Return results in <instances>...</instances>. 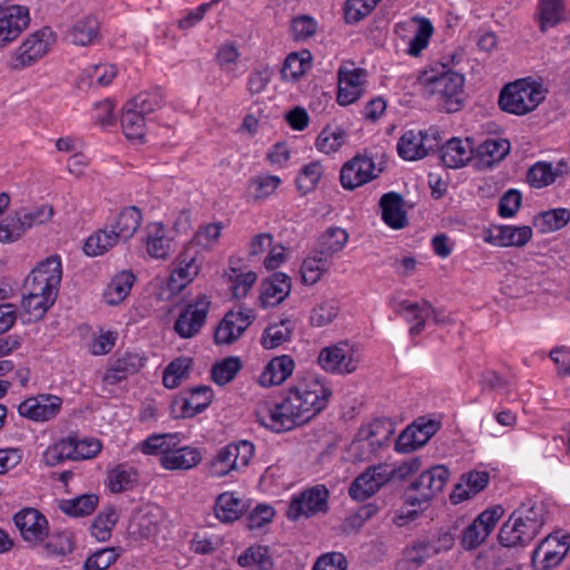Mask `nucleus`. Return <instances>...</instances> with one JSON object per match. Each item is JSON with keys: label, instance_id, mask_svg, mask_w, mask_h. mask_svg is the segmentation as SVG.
<instances>
[{"label": "nucleus", "instance_id": "1", "mask_svg": "<svg viewBox=\"0 0 570 570\" xmlns=\"http://www.w3.org/2000/svg\"><path fill=\"white\" fill-rule=\"evenodd\" d=\"M544 524L542 505L528 500L515 509L502 524L498 539L503 547H524L531 543Z\"/></svg>", "mask_w": 570, "mask_h": 570}, {"label": "nucleus", "instance_id": "2", "mask_svg": "<svg viewBox=\"0 0 570 570\" xmlns=\"http://www.w3.org/2000/svg\"><path fill=\"white\" fill-rule=\"evenodd\" d=\"M257 422L266 429L282 433L292 431L311 421L309 412H304L287 390L279 402H262L256 409Z\"/></svg>", "mask_w": 570, "mask_h": 570}, {"label": "nucleus", "instance_id": "3", "mask_svg": "<svg viewBox=\"0 0 570 570\" xmlns=\"http://www.w3.org/2000/svg\"><path fill=\"white\" fill-rule=\"evenodd\" d=\"M393 434V424L387 419H375L362 425L346 449V460L354 463L371 461L381 449L389 445Z\"/></svg>", "mask_w": 570, "mask_h": 570}, {"label": "nucleus", "instance_id": "4", "mask_svg": "<svg viewBox=\"0 0 570 570\" xmlns=\"http://www.w3.org/2000/svg\"><path fill=\"white\" fill-rule=\"evenodd\" d=\"M546 89L541 83L519 79L503 87L499 97L501 110L522 116L534 110L544 99Z\"/></svg>", "mask_w": 570, "mask_h": 570}, {"label": "nucleus", "instance_id": "5", "mask_svg": "<svg viewBox=\"0 0 570 570\" xmlns=\"http://www.w3.org/2000/svg\"><path fill=\"white\" fill-rule=\"evenodd\" d=\"M62 267L59 256H50L40 262L27 276L23 283V293L37 296L48 295L57 297L61 283Z\"/></svg>", "mask_w": 570, "mask_h": 570}, {"label": "nucleus", "instance_id": "6", "mask_svg": "<svg viewBox=\"0 0 570 570\" xmlns=\"http://www.w3.org/2000/svg\"><path fill=\"white\" fill-rule=\"evenodd\" d=\"M464 77L454 71H445L429 78L425 90L438 98L439 106L446 112L460 110L463 102Z\"/></svg>", "mask_w": 570, "mask_h": 570}, {"label": "nucleus", "instance_id": "7", "mask_svg": "<svg viewBox=\"0 0 570 570\" xmlns=\"http://www.w3.org/2000/svg\"><path fill=\"white\" fill-rule=\"evenodd\" d=\"M254 444L249 441L230 443L220 449L208 466V473L213 478H224L232 472L246 468L254 455Z\"/></svg>", "mask_w": 570, "mask_h": 570}, {"label": "nucleus", "instance_id": "8", "mask_svg": "<svg viewBox=\"0 0 570 570\" xmlns=\"http://www.w3.org/2000/svg\"><path fill=\"white\" fill-rule=\"evenodd\" d=\"M55 41V32L49 27L32 32L13 52L8 67L11 70L19 71L32 66L47 55Z\"/></svg>", "mask_w": 570, "mask_h": 570}, {"label": "nucleus", "instance_id": "9", "mask_svg": "<svg viewBox=\"0 0 570 570\" xmlns=\"http://www.w3.org/2000/svg\"><path fill=\"white\" fill-rule=\"evenodd\" d=\"M287 390L293 401L298 402L304 412H309L311 420L327 406L332 396V390L320 380L298 382Z\"/></svg>", "mask_w": 570, "mask_h": 570}, {"label": "nucleus", "instance_id": "10", "mask_svg": "<svg viewBox=\"0 0 570 570\" xmlns=\"http://www.w3.org/2000/svg\"><path fill=\"white\" fill-rule=\"evenodd\" d=\"M6 0L0 6V48L17 40L30 24V11L26 6Z\"/></svg>", "mask_w": 570, "mask_h": 570}, {"label": "nucleus", "instance_id": "11", "mask_svg": "<svg viewBox=\"0 0 570 570\" xmlns=\"http://www.w3.org/2000/svg\"><path fill=\"white\" fill-rule=\"evenodd\" d=\"M450 472L444 465H434L410 483L409 490L416 493V497H409L407 502L412 505L429 502L436 494L443 491L449 481Z\"/></svg>", "mask_w": 570, "mask_h": 570}, {"label": "nucleus", "instance_id": "12", "mask_svg": "<svg viewBox=\"0 0 570 570\" xmlns=\"http://www.w3.org/2000/svg\"><path fill=\"white\" fill-rule=\"evenodd\" d=\"M318 364L326 372L350 374L356 371L360 355L356 350L346 342L327 346L321 350Z\"/></svg>", "mask_w": 570, "mask_h": 570}, {"label": "nucleus", "instance_id": "13", "mask_svg": "<svg viewBox=\"0 0 570 570\" xmlns=\"http://www.w3.org/2000/svg\"><path fill=\"white\" fill-rule=\"evenodd\" d=\"M503 514V508L495 505L481 512L469 524L461 538V544L465 550H474L480 547L495 528Z\"/></svg>", "mask_w": 570, "mask_h": 570}, {"label": "nucleus", "instance_id": "14", "mask_svg": "<svg viewBox=\"0 0 570 570\" xmlns=\"http://www.w3.org/2000/svg\"><path fill=\"white\" fill-rule=\"evenodd\" d=\"M256 315L250 308L229 311L219 322L214 333L217 345H230L235 343L254 322Z\"/></svg>", "mask_w": 570, "mask_h": 570}, {"label": "nucleus", "instance_id": "15", "mask_svg": "<svg viewBox=\"0 0 570 570\" xmlns=\"http://www.w3.org/2000/svg\"><path fill=\"white\" fill-rule=\"evenodd\" d=\"M328 491L325 487L309 488L294 497L287 509L288 519L296 521L301 517L309 518L327 510Z\"/></svg>", "mask_w": 570, "mask_h": 570}, {"label": "nucleus", "instance_id": "16", "mask_svg": "<svg viewBox=\"0 0 570 570\" xmlns=\"http://www.w3.org/2000/svg\"><path fill=\"white\" fill-rule=\"evenodd\" d=\"M210 302L206 296L197 297L179 314L174 324L175 332L183 338L194 337L204 326L209 311Z\"/></svg>", "mask_w": 570, "mask_h": 570}, {"label": "nucleus", "instance_id": "17", "mask_svg": "<svg viewBox=\"0 0 570 570\" xmlns=\"http://www.w3.org/2000/svg\"><path fill=\"white\" fill-rule=\"evenodd\" d=\"M440 428V422L434 420L425 421L422 417L402 431L396 439L395 450L400 453L413 452L425 445Z\"/></svg>", "mask_w": 570, "mask_h": 570}, {"label": "nucleus", "instance_id": "18", "mask_svg": "<svg viewBox=\"0 0 570 570\" xmlns=\"http://www.w3.org/2000/svg\"><path fill=\"white\" fill-rule=\"evenodd\" d=\"M570 537L558 539L548 535L533 551L532 562L537 570H551L559 566L570 548Z\"/></svg>", "mask_w": 570, "mask_h": 570}, {"label": "nucleus", "instance_id": "19", "mask_svg": "<svg viewBox=\"0 0 570 570\" xmlns=\"http://www.w3.org/2000/svg\"><path fill=\"white\" fill-rule=\"evenodd\" d=\"M372 157L356 155L345 163L341 169V184L345 189L353 190L377 177Z\"/></svg>", "mask_w": 570, "mask_h": 570}, {"label": "nucleus", "instance_id": "20", "mask_svg": "<svg viewBox=\"0 0 570 570\" xmlns=\"http://www.w3.org/2000/svg\"><path fill=\"white\" fill-rule=\"evenodd\" d=\"M61 397L52 394H39L21 402L18 412L21 416L36 422L49 421L61 410Z\"/></svg>", "mask_w": 570, "mask_h": 570}, {"label": "nucleus", "instance_id": "21", "mask_svg": "<svg viewBox=\"0 0 570 570\" xmlns=\"http://www.w3.org/2000/svg\"><path fill=\"white\" fill-rule=\"evenodd\" d=\"M366 76L365 69L341 66L337 71V102L342 106H347L360 99L364 91L363 86Z\"/></svg>", "mask_w": 570, "mask_h": 570}, {"label": "nucleus", "instance_id": "22", "mask_svg": "<svg viewBox=\"0 0 570 570\" xmlns=\"http://www.w3.org/2000/svg\"><path fill=\"white\" fill-rule=\"evenodd\" d=\"M188 394L174 400L171 409L176 417H193L207 409L214 399V392L207 385L193 387Z\"/></svg>", "mask_w": 570, "mask_h": 570}, {"label": "nucleus", "instance_id": "23", "mask_svg": "<svg viewBox=\"0 0 570 570\" xmlns=\"http://www.w3.org/2000/svg\"><path fill=\"white\" fill-rule=\"evenodd\" d=\"M21 537L30 543H39L48 537V521L46 517L33 508H26L13 517Z\"/></svg>", "mask_w": 570, "mask_h": 570}, {"label": "nucleus", "instance_id": "24", "mask_svg": "<svg viewBox=\"0 0 570 570\" xmlns=\"http://www.w3.org/2000/svg\"><path fill=\"white\" fill-rule=\"evenodd\" d=\"M199 269L200 265L197 263L195 250L186 248L175 262L168 279V289L171 293L180 292L197 276Z\"/></svg>", "mask_w": 570, "mask_h": 570}, {"label": "nucleus", "instance_id": "25", "mask_svg": "<svg viewBox=\"0 0 570 570\" xmlns=\"http://www.w3.org/2000/svg\"><path fill=\"white\" fill-rule=\"evenodd\" d=\"M531 237L530 226L497 225L489 229L485 240L502 247H523Z\"/></svg>", "mask_w": 570, "mask_h": 570}, {"label": "nucleus", "instance_id": "26", "mask_svg": "<svg viewBox=\"0 0 570 570\" xmlns=\"http://www.w3.org/2000/svg\"><path fill=\"white\" fill-rule=\"evenodd\" d=\"M261 302L264 307L276 306L291 293V277L282 272L274 273L262 282Z\"/></svg>", "mask_w": 570, "mask_h": 570}, {"label": "nucleus", "instance_id": "27", "mask_svg": "<svg viewBox=\"0 0 570 570\" xmlns=\"http://www.w3.org/2000/svg\"><path fill=\"white\" fill-rule=\"evenodd\" d=\"M490 481V475L485 471H470L461 475V482H459L452 493L451 501L453 503H460L480 493L484 490Z\"/></svg>", "mask_w": 570, "mask_h": 570}, {"label": "nucleus", "instance_id": "28", "mask_svg": "<svg viewBox=\"0 0 570 570\" xmlns=\"http://www.w3.org/2000/svg\"><path fill=\"white\" fill-rule=\"evenodd\" d=\"M395 313L404 316L409 322H415L410 328V334L419 335L425 327L426 320L431 314H435L432 305L423 301L422 303H411L410 301H401L394 305Z\"/></svg>", "mask_w": 570, "mask_h": 570}, {"label": "nucleus", "instance_id": "29", "mask_svg": "<svg viewBox=\"0 0 570 570\" xmlns=\"http://www.w3.org/2000/svg\"><path fill=\"white\" fill-rule=\"evenodd\" d=\"M472 154L473 145L469 138H451L441 147L440 159L449 168H459L471 159Z\"/></svg>", "mask_w": 570, "mask_h": 570}, {"label": "nucleus", "instance_id": "30", "mask_svg": "<svg viewBox=\"0 0 570 570\" xmlns=\"http://www.w3.org/2000/svg\"><path fill=\"white\" fill-rule=\"evenodd\" d=\"M202 461V453L193 446H171L160 456V464L167 470H189Z\"/></svg>", "mask_w": 570, "mask_h": 570}, {"label": "nucleus", "instance_id": "31", "mask_svg": "<svg viewBox=\"0 0 570 570\" xmlns=\"http://www.w3.org/2000/svg\"><path fill=\"white\" fill-rule=\"evenodd\" d=\"M403 205L404 199L399 193L390 191L381 197L382 219L387 226L394 229L405 227L407 220Z\"/></svg>", "mask_w": 570, "mask_h": 570}, {"label": "nucleus", "instance_id": "32", "mask_svg": "<svg viewBox=\"0 0 570 570\" xmlns=\"http://www.w3.org/2000/svg\"><path fill=\"white\" fill-rule=\"evenodd\" d=\"M294 367L295 362L289 355L273 357L261 374L259 383L263 386L279 385L293 374Z\"/></svg>", "mask_w": 570, "mask_h": 570}, {"label": "nucleus", "instance_id": "33", "mask_svg": "<svg viewBox=\"0 0 570 570\" xmlns=\"http://www.w3.org/2000/svg\"><path fill=\"white\" fill-rule=\"evenodd\" d=\"M510 151V142L507 139H487L476 148V166L490 168L503 160Z\"/></svg>", "mask_w": 570, "mask_h": 570}, {"label": "nucleus", "instance_id": "34", "mask_svg": "<svg viewBox=\"0 0 570 570\" xmlns=\"http://www.w3.org/2000/svg\"><path fill=\"white\" fill-rule=\"evenodd\" d=\"M144 366V358L138 354L126 353L124 356L115 361L110 368L104 375L107 384L115 385L129 375L137 373Z\"/></svg>", "mask_w": 570, "mask_h": 570}, {"label": "nucleus", "instance_id": "35", "mask_svg": "<svg viewBox=\"0 0 570 570\" xmlns=\"http://www.w3.org/2000/svg\"><path fill=\"white\" fill-rule=\"evenodd\" d=\"M142 223V213L137 206L124 207L110 225L120 240H129Z\"/></svg>", "mask_w": 570, "mask_h": 570}, {"label": "nucleus", "instance_id": "36", "mask_svg": "<svg viewBox=\"0 0 570 570\" xmlns=\"http://www.w3.org/2000/svg\"><path fill=\"white\" fill-rule=\"evenodd\" d=\"M100 26L96 17L87 16L77 20L68 31V38L76 46H90L99 39Z\"/></svg>", "mask_w": 570, "mask_h": 570}, {"label": "nucleus", "instance_id": "37", "mask_svg": "<svg viewBox=\"0 0 570 570\" xmlns=\"http://www.w3.org/2000/svg\"><path fill=\"white\" fill-rule=\"evenodd\" d=\"M135 282V275L130 271H121L116 274L104 292V299L108 305L121 303L130 293Z\"/></svg>", "mask_w": 570, "mask_h": 570}, {"label": "nucleus", "instance_id": "38", "mask_svg": "<svg viewBox=\"0 0 570 570\" xmlns=\"http://www.w3.org/2000/svg\"><path fill=\"white\" fill-rule=\"evenodd\" d=\"M425 135L422 131H405L399 142L397 153L405 160H417L426 156L428 150L423 145Z\"/></svg>", "mask_w": 570, "mask_h": 570}, {"label": "nucleus", "instance_id": "39", "mask_svg": "<svg viewBox=\"0 0 570 570\" xmlns=\"http://www.w3.org/2000/svg\"><path fill=\"white\" fill-rule=\"evenodd\" d=\"M120 242L116 233L107 228H101L90 235L83 245V252L88 256H99L116 246Z\"/></svg>", "mask_w": 570, "mask_h": 570}, {"label": "nucleus", "instance_id": "40", "mask_svg": "<svg viewBox=\"0 0 570 570\" xmlns=\"http://www.w3.org/2000/svg\"><path fill=\"white\" fill-rule=\"evenodd\" d=\"M348 240V234L340 227H330L326 229L317 243V252L328 259L336 253L341 252Z\"/></svg>", "mask_w": 570, "mask_h": 570}, {"label": "nucleus", "instance_id": "41", "mask_svg": "<svg viewBox=\"0 0 570 570\" xmlns=\"http://www.w3.org/2000/svg\"><path fill=\"white\" fill-rule=\"evenodd\" d=\"M238 564L252 570H272L274 562L265 546H252L247 548L239 557Z\"/></svg>", "mask_w": 570, "mask_h": 570}, {"label": "nucleus", "instance_id": "42", "mask_svg": "<svg viewBox=\"0 0 570 570\" xmlns=\"http://www.w3.org/2000/svg\"><path fill=\"white\" fill-rule=\"evenodd\" d=\"M141 112L126 104L121 116V127L128 139L141 141L146 134V120Z\"/></svg>", "mask_w": 570, "mask_h": 570}, {"label": "nucleus", "instance_id": "43", "mask_svg": "<svg viewBox=\"0 0 570 570\" xmlns=\"http://www.w3.org/2000/svg\"><path fill=\"white\" fill-rule=\"evenodd\" d=\"M147 253L153 258L166 259L171 250V239L166 236L165 227L161 223L153 225V229L146 242Z\"/></svg>", "mask_w": 570, "mask_h": 570}, {"label": "nucleus", "instance_id": "44", "mask_svg": "<svg viewBox=\"0 0 570 570\" xmlns=\"http://www.w3.org/2000/svg\"><path fill=\"white\" fill-rule=\"evenodd\" d=\"M564 0H539L538 19L540 30L546 32L548 28L554 27L563 19Z\"/></svg>", "mask_w": 570, "mask_h": 570}, {"label": "nucleus", "instance_id": "45", "mask_svg": "<svg viewBox=\"0 0 570 570\" xmlns=\"http://www.w3.org/2000/svg\"><path fill=\"white\" fill-rule=\"evenodd\" d=\"M98 495L82 494L73 499L61 500L59 508L70 517L80 518L91 514L98 505Z\"/></svg>", "mask_w": 570, "mask_h": 570}, {"label": "nucleus", "instance_id": "46", "mask_svg": "<svg viewBox=\"0 0 570 570\" xmlns=\"http://www.w3.org/2000/svg\"><path fill=\"white\" fill-rule=\"evenodd\" d=\"M330 268V259L317 250L304 259L301 266L302 281L306 285L316 284Z\"/></svg>", "mask_w": 570, "mask_h": 570}, {"label": "nucleus", "instance_id": "47", "mask_svg": "<svg viewBox=\"0 0 570 570\" xmlns=\"http://www.w3.org/2000/svg\"><path fill=\"white\" fill-rule=\"evenodd\" d=\"M243 512L242 501L233 493L225 492L217 497L215 514L222 522L229 523L237 520Z\"/></svg>", "mask_w": 570, "mask_h": 570}, {"label": "nucleus", "instance_id": "48", "mask_svg": "<svg viewBox=\"0 0 570 570\" xmlns=\"http://www.w3.org/2000/svg\"><path fill=\"white\" fill-rule=\"evenodd\" d=\"M346 140V131L338 126H326L316 138V148L326 155L337 151Z\"/></svg>", "mask_w": 570, "mask_h": 570}, {"label": "nucleus", "instance_id": "49", "mask_svg": "<svg viewBox=\"0 0 570 570\" xmlns=\"http://www.w3.org/2000/svg\"><path fill=\"white\" fill-rule=\"evenodd\" d=\"M311 52L304 50L302 52H292L287 56L282 68V77L284 79L296 80L302 77L311 67Z\"/></svg>", "mask_w": 570, "mask_h": 570}, {"label": "nucleus", "instance_id": "50", "mask_svg": "<svg viewBox=\"0 0 570 570\" xmlns=\"http://www.w3.org/2000/svg\"><path fill=\"white\" fill-rule=\"evenodd\" d=\"M242 361L238 356H228L213 365L210 374L213 381L223 386L232 382L242 370Z\"/></svg>", "mask_w": 570, "mask_h": 570}, {"label": "nucleus", "instance_id": "51", "mask_svg": "<svg viewBox=\"0 0 570 570\" xmlns=\"http://www.w3.org/2000/svg\"><path fill=\"white\" fill-rule=\"evenodd\" d=\"M292 333L291 321L282 320L279 323L272 324L265 328L262 336V345L268 350L276 348L289 341Z\"/></svg>", "mask_w": 570, "mask_h": 570}, {"label": "nucleus", "instance_id": "52", "mask_svg": "<svg viewBox=\"0 0 570 570\" xmlns=\"http://www.w3.org/2000/svg\"><path fill=\"white\" fill-rule=\"evenodd\" d=\"M380 484L372 472L366 469L350 485L348 493L356 501H364L380 490Z\"/></svg>", "mask_w": 570, "mask_h": 570}, {"label": "nucleus", "instance_id": "53", "mask_svg": "<svg viewBox=\"0 0 570 570\" xmlns=\"http://www.w3.org/2000/svg\"><path fill=\"white\" fill-rule=\"evenodd\" d=\"M66 459L79 460L78 441L76 439L68 438L61 440L45 454V460L48 465H56Z\"/></svg>", "mask_w": 570, "mask_h": 570}, {"label": "nucleus", "instance_id": "54", "mask_svg": "<svg viewBox=\"0 0 570 570\" xmlns=\"http://www.w3.org/2000/svg\"><path fill=\"white\" fill-rule=\"evenodd\" d=\"M137 482V472L132 469H127L124 465H118L108 474V487L114 493L127 491Z\"/></svg>", "mask_w": 570, "mask_h": 570}, {"label": "nucleus", "instance_id": "55", "mask_svg": "<svg viewBox=\"0 0 570 570\" xmlns=\"http://www.w3.org/2000/svg\"><path fill=\"white\" fill-rule=\"evenodd\" d=\"M57 297H52L48 295L37 296L30 294H22L21 306L23 311L29 314V321H38L41 320L47 311L53 305Z\"/></svg>", "mask_w": 570, "mask_h": 570}, {"label": "nucleus", "instance_id": "56", "mask_svg": "<svg viewBox=\"0 0 570 570\" xmlns=\"http://www.w3.org/2000/svg\"><path fill=\"white\" fill-rule=\"evenodd\" d=\"M20 214L28 230L49 223L55 215V208L50 204H41L30 208H22Z\"/></svg>", "mask_w": 570, "mask_h": 570}, {"label": "nucleus", "instance_id": "57", "mask_svg": "<svg viewBox=\"0 0 570 570\" xmlns=\"http://www.w3.org/2000/svg\"><path fill=\"white\" fill-rule=\"evenodd\" d=\"M120 548H102L92 552L83 563V570H107L120 557Z\"/></svg>", "mask_w": 570, "mask_h": 570}, {"label": "nucleus", "instance_id": "58", "mask_svg": "<svg viewBox=\"0 0 570 570\" xmlns=\"http://www.w3.org/2000/svg\"><path fill=\"white\" fill-rule=\"evenodd\" d=\"M413 21L419 24L415 36L410 41L407 53L416 57L428 47L429 40L433 33V26L428 18L414 17Z\"/></svg>", "mask_w": 570, "mask_h": 570}, {"label": "nucleus", "instance_id": "59", "mask_svg": "<svg viewBox=\"0 0 570 570\" xmlns=\"http://www.w3.org/2000/svg\"><path fill=\"white\" fill-rule=\"evenodd\" d=\"M178 442L177 434H153L139 444L142 453L153 455L167 453L171 446H176Z\"/></svg>", "mask_w": 570, "mask_h": 570}, {"label": "nucleus", "instance_id": "60", "mask_svg": "<svg viewBox=\"0 0 570 570\" xmlns=\"http://www.w3.org/2000/svg\"><path fill=\"white\" fill-rule=\"evenodd\" d=\"M26 232L27 228L23 224L22 216L20 210H18L0 223V242L13 243L20 239Z\"/></svg>", "mask_w": 570, "mask_h": 570}, {"label": "nucleus", "instance_id": "61", "mask_svg": "<svg viewBox=\"0 0 570 570\" xmlns=\"http://www.w3.org/2000/svg\"><path fill=\"white\" fill-rule=\"evenodd\" d=\"M144 116H147L164 105V96L160 90L145 91L137 95L134 99L127 102Z\"/></svg>", "mask_w": 570, "mask_h": 570}, {"label": "nucleus", "instance_id": "62", "mask_svg": "<svg viewBox=\"0 0 570 570\" xmlns=\"http://www.w3.org/2000/svg\"><path fill=\"white\" fill-rule=\"evenodd\" d=\"M190 360L179 357L168 364L164 371L163 383L167 389H175L180 384V381L188 376Z\"/></svg>", "mask_w": 570, "mask_h": 570}, {"label": "nucleus", "instance_id": "63", "mask_svg": "<svg viewBox=\"0 0 570 570\" xmlns=\"http://www.w3.org/2000/svg\"><path fill=\"white\" fill-rule=\"evenodd\" d=\"M340 306L336 301H323L312 309L309 322L313 326L316 327L326 326L336 318Z\"/></svg>", "mask_w": 570, "mask_h": 570}, {"label": "nucleus", "instance_id": "64", "mask_svg": "<svg viewBox=\"0 0 570 570\" xmlns=\"http://www.w3.org/2000/svg\"><path fill=\"white\" fill-rule=\"evenodd\" d=\"M533 282L522 273L508 274L501 283V292L509 297H519L528 293Z\"/></svg>", "mask_w": 570, "mask_h": 570}]
</instances>
